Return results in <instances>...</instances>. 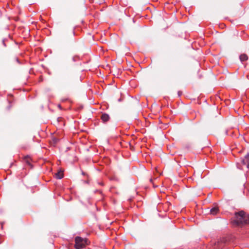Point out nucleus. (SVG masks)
I'll return each mask as SVG.
<instances>
[{"label": "nucleus", "instance_id": "f257e3e1", "mask_svg": "<svg viewBox=\"0 0 249 249\" xmlns=\"http://www.w3.org/2000/svg\"><path fill=\"white\" fill-rule=\"evenodd\" d=\"M232 222L237 225L249 224V215L246 214L243 211H240L235 213Z\"/></svg>", "mask_w": 249, "mask_h": 249}, {"label": "nucleus", "instance_id": "f03ea898", "mask_svg": "<svg viewBox=\"0 0 249 249\" xmlns=\"http://www.w3.org/2000/svg\"><path fill=\"white\" fill-rule=\"evenodd\" d=\"M88 245V240L86 238H82L77 236L75 238V248L76 249H81Z\"/></svg>", "mask_w": 249, "mask_h": 249}, {"label": "nucleus", "instance_id": "7ed1b4c3", "mask_svg": "<svg viewBox=\"0 0 249 249\" xmlns=\"http://www.w3.org/2000/svg\"><path fill=\"white\" fill-rule=\"evenodd\" d=\"M219 212L218 208L216 206L213 207L210 210V213L212 215H216Z\"/></svg>", "mask_w": 249, "mask_h": 249}, {"label": "nucleus", "instance_id": "20e7f679", "mask_svg": "<svg viewBox=\"0 0 249 249\" xmlns=\"http://www.w3.org/2000/svg\"><path fill=\"white\" fill-rule=\"evenodd\" d=\"M101 119L103 122H107L109 119V116L107 114L104 113L101 116Z\"/></svg>", "mask_w": 249, "mask_h": 249}, {"label": "nucleus", "instance_id": "39448f33", "mask_svg": "<svg viewBox=\"0 0 249 249\" xmlns=\"http://www.w3.org/2000/svg\"><path fill=\"white\" fill-rule=\"evenodd\" d=\"M55 177L57 179H61L63 178V173L61 170L58 171L55 174Z\"/></svg>", "mask_w": 249, "mask_h": 249}, {"label": "nucleus", "instance_id": "423d86ee", "mask_svg": "<svg viewBox=\"0 0 249 249\" xmlns=\"http://www.w3.org/2000/svg\"><path fill=\"white\" fill-rule=\"evenodd\" d=\"M240 60L241 62L246 61L248 59V56L246 54H242L240 55Z\"/></svg>", "mask_w": 249, "mask_h": 249}, {"label": "nucleus", "instance_id": "0eeeda50", "mask_svg": "<svg viewBox=\"0 0 249 249\" xmlns=\"http://www.w3.org/2000/svg\"><path fill=\"white\" fill-rule=\"evenodd\" d=\"M245 158H246V159L247 160V161L248 162L247 168H249V154H247Z\"/></svg>", "mask_w": 249, "mask_h": 249}, {"label": "nucleus", "instance_id": "6e6552de", "mask_svg": "<svg viewBox=\"0 0 249 249\" xmlns=\"http://www.w3.org/2000/svg\"><path fill=\"white\" fill-rule=\"evenodd\" d=\"M54 142H57V140H56V139H54Z\"/></svg>", "mask_w": 249, "mask_h": 249}]
</instances>
